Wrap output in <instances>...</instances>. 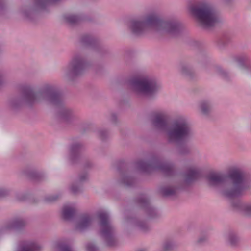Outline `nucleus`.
<instances>
[{
  "mask_svg": "<svg viewBox=\"0 0 251 251\" xmlns=\"http://www.w3.org/2000/svg\"><path fill=\"white\" fill-rule=\"evenodd\" d=\"M153 28L156 30H164L167 32L173 33L178 29L176 22L164 21L155 15L149 16L142 22L132 21L131 29L136 34L142 33L146 28Z\"/></svg>",
  "mask_w": 251,
  "mask_h": 251,
  "instance_id": "nucleus-1",
  "label": "nucleus"
},
{
  "mask_svg": "<svg viewBox=\"0 0 251 251\" xmlns=\"http://www.w3.org/2000/svg\"><path fill=\"white\" fill-rule=\"evenodd\" d=\"M190 11L191 13L205 27L213 26L218 22L213 9L207 4L202 3L190 7Z\"/></svg>",
  "mask_w": 251,
  "mask_h": 251,
  "instance_id": "nucleus-2",
  "label": "nucleus"
},
{
  "mask_svg": "<svg viewBox=\"0 0 251 251\" xmlns=\"http://www.w3.org/2000/svg\"><path fill=\"white\" fill-rule=\"evenodd\" d=\"M229 178L233 184L230 189L225 192V195L229 197L240 195L247 187L244 173L239 169L233 170L230 172Z\"/></svg>",
  "mask_w": 251,
  "mask_h": 251,
  "instance_id": "nucleus-3",
  "label": "nucleus"
},
{
  "mask_svg": "<svg viewBox=\"0 0 251 251\" xmlns=\"http://www.w3.org/2000/svg\"><path fill=\"white\" fill-rule=\"evenodd\" d=\"M191 134L190 129L186 120L182 118L176 120L168 132L170 140L181 141L187 139Z\"/></svg>",
  "mask_w": 251,
  "mask_h": 251,
  "instance_id": "nucleus-4",
  "label": "nucleus"
},
{
  "mask_svg": "<svg viewBox=\"0 0 251 251\" xmlns=\"http://www.w3.org/2000/svg\"><path fill=\"white\" fill-rule=\"evenodd\" d=\"M132 85L137 91L147 95L153 94L158 88L154 80L145 77L134 79Z\"/></svg>",
  "mask_w": 251,
  "mask_h": 251,
  "instance_id": "nucleus-5",
  "label": "nucleus"
},
{
  "mask_svg": "<svg viewBox=\"0 0 251 251\" xmlns=\"http://www.w3.org/2000/svg\"><path fill=\"white\" fill-rule=\"evenodd\" d=\"M98 218L100 221L101 234L107 242V244L112 246L113 244L109 243V240L112 239L113 228L108 221V215L104 212H100Z\"/></svg>",
  "mask_w": 251,
  "mask_h": 251,
  "instance_id": "nucleus-6",
  "label": "nucleus"
},
{
  "mask_svg": "<svg viewBox=\"0 0 251 251\" xmlns=\"http://www.w3.org/2000/svg\"><path fill=\"white\" fill-rule=\"evenodd\" d=\"M207 179L210 185H215L225 182L226 177L220 173L212 172L208 175Z\"/></svg>",
  "mask_w": 251,
  "mask_h": 251,
  "instance_id": "nucleus-7",
  "label": "nucleus"
},
{
  "mask_svg": "<svg viewBox=\"0 0 251 251\" xmlns=\"http://www.w3.org/2000/svg\"><path fill=\"white\" fill-rule=\"evenodd\" d=\"M153 124L158 127L166 128L167 121L165 115L162 113L156 114L154 116Z\"/></svg>",
  "mask_w": 251,
  "mask_h": 251,
  "instance_id": "nucleus-8",
  "label": "nucleus"
},
{
  "mask_svg": "<svg viewBox=\"0 0 251 251\" xmlns=\"http://www.w3.org/2000/svg\"><path fill=\"white\" fill-rule=\"evenodd\" d=\"M71 65L73 71L76 74H78L83 69L84 63L81 58H75L72 60Z\"/></svg>",
  "mask_w": 251,
  "mask_h": 251,
  "instance_id": "nucleus-9",
  "label": "nucleus"
},
{
  "mask_svg": "<svg viewBox=\"0 0 251 251\" xmlns=\"http://www.w3.org/2000/svg\"><path fill=\"white\" fill-rule=\"evenodd\" d=\"M201 174L199 170L195 168L191 169L186 174V179L188 181H191L201 177Z\"/></svg>",
  "mask_w": 251,
  "mask_h": 251,
  "instance_id": "nucleus-10",
  "label": "nucleus"
},
{
  "mask_svg": "<svg viewBox=\"0 0 251 251\" xmlns=\"http://www.w3.org/2000/svg\"><path fill=\"white\" fill-rule=\"evenodd\" d=\"M92 221L91 218L88 215H84L81 217L78 227L82 229L88 227Z\"/></svg>",
  "mask_w": 251,
  "mask_h": 251,
  "instance_id": "nucleus-11",
  "label": "nucleus"
},
{
  "mask_svg": "<svg viewBox=\"0 0 251 251\" xmlns=\"http://www.w3.org/2000/svg\"><path fill=\"white\" fill-rule=\"evenodd\" d=\"M75 210L69 206H64L62 211V215L63 218L65 220H68L71 218L75 214Z\"/></svg>",
  "mask_w": 251,
  "mask_h": 251,
  "instance_id": "nucleus-12",
  "label": "nucleus"
},
{
  "mask_svg": "<svg viewBox=\"0 0 251 251\" xmlns=\"http://www.w3.org/2000/svg\"><path fill=\"white\" fill-rule=\"evenodd\" d=\"M39 249L40 247L37 244L32 243L23 247L21 251H37Z\"/></svg>",
  "mask_w": 251,
  "mask_h": 251,
  "instance_id": "nucleus-13",
  "label": "nucleus"
},
{
  "mask_svg": "<svg viewBox=\"0 0 251 251\" xmlns=\"http://www.w3.org/2000/svg\"><path fill=\"white\" fill-rule=\"evenodd\" d=\"M64 18L66 22L70 24L76 23L79 20V18L78 16L73 15H66L64 16Z\"/></svg>",
  "mask_w": 251,
  "mask_h": 251,
  "instance_id": "nucleus-14",
  "label": "nucleus"
},
{
  "mask_svg": "<svg viewBox=\"0 0 251 251\" xmlns=\"http://www.w3.org/2000/svg\"><path fill=\"white\" fill-rule=\"evenodd\" d=\"M175 192V188L173 187L164 188L162 189V193L164 196L172 195Z\"/></svg>",
  "mask_w": 251,
  "mask_h": 251,
  "instance_id": "nucleus-15",
  "label": "nucleus"
},
{
  "mask_svg": "<svg viewBox=\"0 0 251 251\" xmlns=\"http://www.w3.org/2000/svg\"><path fill=\"white\" fill-rule=\"evenodd\" d=\"M245 213L247 215H251V204H246L243 207Z\"/></svg>",
  "mask_w": 251,
  "mask_h": 251,
  "instance_id": "nucleus-16",
  "label": "nucleus"
},
{
  "mask_svg": "<svg viewBox=\"0 0 251 251\" xmlns=\"http://www.w3.org/2000/svg\"><path fill=\"white\" fill-rule=\"evenodd\" d=\"M201 111L203 113H206L209 109V106L207 103H203L201 105Z\"/></svg>",
  "mask_w": 251,
  "mask_h": 251,
  "instance_id": "nucleus-17",
  "label": "nucleus"
},
{
  "mask_svg": "<svg viewBox=\"0 0 251 251\" xmlns=\"http://www.w3.org/2000/svg\"><path fill=\"white\" fill-rule=\"evenodd\" d=\"M60 99V96L57 94H54L51 96L50 100L52 102H55L56 101Z\"/></svg>",
  "mask_w": 251,
  "mask_h": 251,
  "instance_id": "nucleus-18",
  "label": "nucleus"
},
{
  "mask_svg": "<svg viewBox=\"0 0 251 251\" xmlns=\"http://www.w3.org/2000/svg\"><path fill=\"white\" fill-rule=\"evenodd\" d=\"M87 251H96V247L92 244H89L87 246Z\"/></svg>",
  "mask_w": 251,
  "mask_h": 251,
  "instance_id": "nucleus-19",
  "label": "nucleus"
},
{
  "mask_svg": "<svg viewBox=\"0 0 251 251\" xmlns=\"http://www.w3.org/2000/svg\"><path fill=\"white\" fill-rule=\"evenodd\" d=\"M27 97L29 99L33 100L35 99L36 95L35 94L31 91L28 94Z\"/></svg>",
  "mask_w": 251,
  "mask_h": 251,
  "instance_id": "nucleus-20",
  "label": "nucleus"
},
{
  "mask_svg": "<svg viewBox=\"0 0 251 251\" xmlns=\"http://www.w3.org/2000/svg\"><path fill=\"white\" fill-rule=\"evenodd\" d=\"M61 251H72L68 246H64L61 248Z\"/></svg>",
  "mask_w": 251,
  "mask_h": 251,
  "instance_id": "nucleus-21",
  "label": "nucleus"
},
{
  "mask_svg": "<svg viewBox=\"0 0 251 251\" xmlns=\"http://www.w3.org/2000/svg\"><path fill=\"white\" fill-rule=\"evenodd\" d=\"M58 1H59V0H48V1L50 2H55Z\"/></svg>",
  "mask_w": 251,
  "mask_h": 251,
  "instance_id": "nucleus-22",
  "label": "nucleus"
},
{
  "mask_svg": "<svg viewBox=\"0 0 251 251\" xmlns=\"http://www.w3.org/2000/svg\"><path fill=\"white\" fill-rule=\"evenodd\" d=\"M167 169H168L169 171L171 170V168L170 166H167Z\"/></svg>",
  "mask_w": 251,
  "mask_h": 251,
  "instance_id": "nucleus-23",
  "label": "nucleus"
}]
</instances>
